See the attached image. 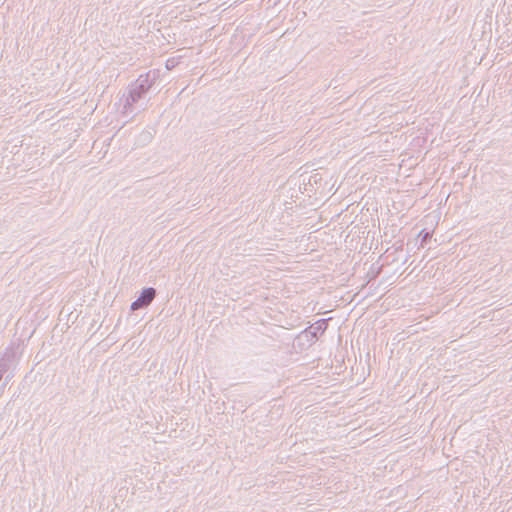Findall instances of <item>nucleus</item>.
<instances>
[{"instance_id":"nucleus-1","label":"nucleus","mask_w":512,"mask_h":512,"mask_svg":"<svg viewBox=\"0 0 512 512\" xmlns=\"http://www.w3.org/2000/svg\"><path fill=\"white\" fill-rule=\"evenodd\" d=\"M152 85L153 81L150 79V72L145 75H140L132 85L128 96H142L149 91Z\"/></svg>"},{"instance_id":"nucleus-2","label":"nucleus","mask_w":512,"mask_h":512,"mask_svg":"<svg viewBox=\"0 0 512 512\" xmlns=\"http://www.w3.org/2000/svg\"><path fill=\"white\" fill-rule=\"evenodd\" d=\"M155 297V290L153 288L144 289L141 296L132 303V310H137L142 306L148 305Z\"/></svg>"}]
</instances>
